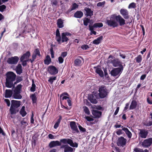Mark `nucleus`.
Returning <instances> with one entry per match:
<instances>
[{
    "mask_svg": "<svg viewBox=\"0 0 152 152\" xmlns=\"http://www.w3.org/2000/svg\"><path fill=\"white\" fill-rule=\"evenodd\" d=\"M23 80L22 77L20 76H18L16 79V81L14 83V85H15L17 83L20 82Z\"/></svg>",
    "mask_w": 152,
    "mask_h": 152,
    "instance_id": "ea45409f",
    "label": "nucleus"
},
{
    "mask_svg": "<svg viewBox=\"0 0 152 152\" xmlns=\"http://www.w3.org/2000/svg\"><path fill=\"white\" fill-rule=\"evenodd\" d=\"M51 62V60L49 55H47L46 58L44 60V64L46 65H49L50 63Z\"/></svg>",
    "mask_w": 152,
    "mask_h": 152,
    "instance_id": "c756f323",
    "label": "nucleus"
},
{
    "mask_svg": "<svg viewBox=\"0 0 152 152\" xmlns=\"http://www.w3.org/2000/svg\"><path fill=\"white\" fill-rule=\"evenodd\" d=\"M110 19L107 20V23L108 26L113 28L117 27L119 25L121 26L124 25V19L120 15H117L115 14L112 15Z\"/></svg>",
    "mask_w": 152,
    "mask_h": 152,
    "instance_id": "f257e3e1",
    "label": "nucleus"
},
{
    "mask_svg": "<svg viewBox=\"0 0 152 152\" xmlns=\"http://www.w3.org/2000/svg\"><path fill=\"white\" fill-rule=\"evenodd\" d=\"M21 93L14 92L13 96L14 98L17 99H21L22 98V96L20 94Z\"/></svg>",
    "mask_w": 152,
    "mask_h": 152,
    "instance_id": "cd10ccee",
    "label": "nucleus"
},
{
    "mask_svg": "<svg viewBox=\"0 0 152 152\" xmlns=\"http://www.w3.org/2000/svg\"><path fill=\"white\" fill-rule=\"evenodd\" d=\"M92 113L94 117L95 118H99L102 114V112L97 110H92Z\"/></svg>",
    "mask_w": 152,
    "mask_h": 152,
    "instance_id": "2eb2a0df",
    "label": "nucleus"
},
{
    "mask_svg": "<svg viewBox=\"0 0 152 152\" xmlns=\"http://www.w3.org/2000/svg\"><path fill=\"white\" fill-rule=\"evenodd\" d=\"M61 143L62 142L58 140L51 141L50 142L49 146L50 148H52L56 146H60L61 145Z\"/></svg>",
    "mask_w": 152,
    "mask_h": 152,
    "instance_id": "4468645a",
    "label": "nucleus"
},
{
    "mask_svg": "<svg viewBox=\"0 0 152 152\" xmlns=\"http://www.w3.org/2000/svg\"><path fill=\"white\" fill-rule=\"evenodd\" d=\"M67 55V52H63L61 53V57H62L63 58L65 57Z\"/></svg>",
    "mask_w": 152,
    "mask_h": 152,
    "instance_id": "bf43d9fd",
    "label": "nucleus"
},
{
    "mask_svg": "<svg viewBox=\"0 0 152 152\" xmlns=\"http://www.w3.org/2000/svg\"><path fill=\"white\" fill-rule=\"evenodd\" d=\"M57 24V26L59 28H62L64 26L63 25V22L61 19H59L58 20Z\"/></svg>",
    "mask_w": 152,
    "mask_h": 152,
    "instance_id": "c85d7f7f",
    "label": "nucleus"
},
{
    "mask_svg": "<svg viewBox=\"0 0 152 152\" xmlns=\"http://www.w3.org/2000/svg\"><path fill=\"white\" fill-rule=\"evenodd\" d=\"M20 113L21 115L23 117L25 116L26 114L27 113L25 111V107L23 106L21 109L20 111Z\"/></svg>",
    "mask_w": 152,
    "mask_h": 152,
    "instance_id": "2f4dec72",
    "label": "nucleus"
},
{
    "mask_svg": "<svg viewBox=\"0 0 152 152\" xmlns=\"http://www.w3.org/2000/svg\"><path fill=\"white\" fill-rule=\"evenodd\" d=\"M60 142L64 144H68L73 147L77 148L78 146V144L76 142L73 143L72 140L70 139L66 138L61 139L60 140Z\"/></svg>",
    "mask_w": 152,
    "mask_h": 152,
    "instance_id": "423d86ee",
    "label": "nucleus"
},
{
    "mask_svg": "<svg viewBox=\"0 0 152 152\" xmlns=\"http://www.w3.org/2000/svg\"><path fill=\"white\" fill-rule=\"evenodd\" d=\"M106 86L104 85H102L99 86L98 91L99 96L100 98H104L107 95V92Z\"/></svg>",
    "mask_w": 152,
    "mask_h": 152,
    "instance_id": "20e7f679",
    "label": "nucleus"
},
{
    "mask_svg": "<svg viewBox=\"0 0 152 152\" xmlns=\"http://www.w3.org/2000/svg\"><path fill=\"white\" fill-rule=\"evenodd\" d=\"M103 37L102 36H101L98 37L96 39L93 40L92 43L93 44L98 45H99L103 39Z\"/></svg>",
    "mask_w": 152,
    "mask_h": 152,
    "instance_id": "4be33fe9",
    "label": "nucleus"
},
{
    "mask_svg": "<svg viewBox=\"0 0 152 152\" xmlns=\"http://www.w3.org/2000/svg\"><path fill=\"white\" fill-rule=\"evenodd\" d=\"M69 40L68 38L66 37L64 34H61V42H67Z\"/></svg>",
    "mask_w": 152,
    "mask_h": 152,
    "instance_id": "e433bc0d",
    "label": "nucleus"
},
{
    "mask_svg": "<svg viewBox=\"0 0 152 152\" xmlns=\"http://www.w3.org/2000/svg\"><path fill=\"white\" fill-rule=\"evenodd\" d=\"M69 98L67 97V96H62V97L60 98V100L61 101V100H63L64 99H69Z\"/></svg>",
    "mask_w": 152,
    "mask_h": 152,
    "instance_id": "338daca9",
    "label": "nucleus"
},
{
    "mask_svg": "<svg viewBox=\"0 0 152 152\" xmlns=\"http://www.w3.org/2000/svg\"><path fill=\"white\" fill-rule=\"evenodd\" d=\"M11 104L10 109V112L12 115L16 114L19 111L18 108L20 105V101L12 100L11 101Z\"/></svg>",
    "mask_w": 152,
    "mask_h": 152,
    "instance_id": "7ed1b4c3",
    "label": "nucleus"
},
{
    "mask_svg": "<svg viewBox=\"0 0 152 152\" xmlns=\"http://www.w3.org/2000/svg\"><path fill=\"white\" fill-rule=\"evenodd\" d=\"M4 101L6 103L7 106L9 107L10 105V103L9 99H5L4 100Z\"/></svg>",
    "mask_w": 152,
    "mask_h": 152,
    "instance_id": "052dcab7",
    "label": "nucleus"
},
{
    "mask_svg": "<svg viewBox=\"0 0 152 152\" xmlns=\"http://www.w3.org/2000/svg\"><path fill=\"white\" fill-rule=\"evenodd\" d=\"M13 94L12 91L10 89H6L5 92L4 97L6 98H10Z\"/></svg>",
    "mask_w": 152,
    "mask_h": 152,
    "instance_id": "412c9836",
    "label": "nucleus"
},
{
    "mask_svg": "<svg viewBox=\"0 0 152 152\" xmlns=\"http://www.w3.org/2000/svg\"><path fill=\"white\" fill-rule=\"evenodd\" d=\"M116 133L117 135H120L121 134H122V130L120 129L118 130Z\"/></svg>",
    "mask_w": 152,
    "mask_h": 152,
    "instance_id": "774afa93",
    "label": "nucleus"
},
{
    "mask_svg": "<svg viewBox=\"0 0 152 152\" xmlns=\"http://www.w3.org/2000/svg\"><path fill=\"white\" fill-rule=\"evenodd\" d=\"M82 61L79 58L76 59L74 61V64L75 66H81Z\"/></svg>",
    "mask_w": 152,
    "mask_h": 152,
    "instance_id": "473e14b6",
    "label": "nucleus"
},
{
    "mask_svg": "<svg viewBox=\"0 0 152 152\" xmlns=\"http://www.w3.org/2000/svg\"><path fill=\"white\" fill-rule=\"evenodd\" d=\"M78 6L76 3H74L72 5V7L70 9H69L67 11V13H69L78 7Z\"/></svg>",
    "mask_w": 152,
    "mask_h": 152,
    "instance_id": "72a5a7b5",
    "label": "nucleus"
},
{
    "mask_svg": "<svg viewBox=\"0 0 152 152\" xmlns=\"http://www.w3.org/2000/svg\"><path fill=\"white\" fill-rule=\"evenodd\" d=\"M36 138L35 137H32L31 140V144L32 145H34L35 146L36 144Z\"/></svg>",
    "mask_w": 152,
    "mask_h": 152,
    "instance_id": "de8ad7c7",
    "label": "nucleus"
},
{
    "mask_svg": "<svg viewBox=\"0 0 152 152\" xmlns=\"http://www.w3.org/2000/svg\"><path fill=\"white\" fill-rule=\"evenodd\" d=\"M6 8V6L5 5L0 6V11L3 12Z\"/></svg>",
    "mask_w": 152,
    "mask_h": 152,
    "instance_id": "3c124183",
    "label": "nucleus"
},
{
    "mask_svg": "<svg viewBox=\"0 0 152 152\" xmlns=\"http://www.w3.org/2000/svg\"><path fill=\"white\" fill-rule=\"evenodd\" d=\"M22 88V85L20 84L18 85L15 88L14 92H19L21 93Z\"/></svg>",
    "mask_w": 152,
    "mask_h": 152,
    "instance_id": "7c9ffc66",
    "label": "nucleus"
},
{
    "mask_svg": "<svg viewBox=\"0 0 152 152\" xmlns=\"http://www.w3.org/2000/svg\"><path fill=\"white\" fill-rule=\"evenodd\" d=\"M56 76L53 77H50L48 81L51 84H52L53 83V81L56 80Z\"/></svg>",
    "mask_w": 152,
    "mask_h": 152,
    "instance_id": "c03bdc74",
    "label": "nucleus"
},
{
    "mask_svg": "<svg viewBox=\"0 0 152 152\" xmlns=\"http://www.w3.org/2000/svg\"><path fill=\"white\" fill-rule=\"evenodd\" d=\"M16 72L17 73L20 75L23 72V69L22 66L20 64H18L16 67Z\"/></svg>",
    "mask_w": 152,
    "mask_h": 152,
    "instance_id": "5701e85b",
    "label": "nucleus"
},
{
    "mask_svg": "<svg viewBox=\"0 0 152 152\" xmlns=\"http://www.w3.org/2000/svg\"><path fill=\"white\" fill-rule=\"evenodd\" d=\"M124 131L125 132L128 137L130 138L131 137L132 134L128 129L124 127Z\"/></svg>",
    "mask_w": 152,
    "mask_h": 152,
    "instance_id": "f704fd0d",
    "label": "nucleus"
},
{
    "mask_svg": "<svg viewBox=\"0 0 152 152\" xmlns=\"http://www.w3.org/2000/svg\"><path fill=\"white\" fill-rule=\"evenodd\" d=\"M37 56L39 57L41 56L40 52L38 48H36L34 50L33 53L32 55V58L36 59Z\"/></svg>",
    "mask_w": 152,
    "mask_h": 152,
    "instance_id": "6ab92c4d",
    "label": "nucleus"
},
{
    "mask_svg": "<svg viewBox=\"0 0 152 152\" xmlns=\"http://www.w3.org/2000/svg\"><path fill=\"white\" fill-rule=\"evenodd\" d=\"M53 1H52L51 2L52 4V5H54L56 6L57 5L58 2L57 0H53Z\"/></svg>",
    "mask_w": 152,
    "mask_h": 152,
    "instance_id": "69168bd1",
    "label": "nucleus"
},
{
    "mask_svg": "<svg viewBox=\"0 0 152 152\" xmlns=\"http://www.w3.org/2000/svg\"><path fill=\"white\" fill-rule=\"evenodd\" d=\"M85 118L89 122L93 121L94 120V119L92 118H91L88 116H86Z\"/></svg>",
    "mask_w": 152,
    "mask_h": 152,
    "instance_id": "5fc2aeb1",
    "label": "nucleus"
},
{
    "mask_svg": "<svg viewBox=\"0 0 152 152\" xmlns=\"http://www.w3.org/2000/svg\"><path fill=\"white\" fill-rule=\"evenodd\" d=\"M81 132H86V129L82 127L81 125H80L78 126Z\"/></svg>",
    "mask_w": 152,
    "mask_h": 152,
    "instance_id": "864d4df0",
    "label": "nucleus"
},
{
    "mask_svg": "<svg viewBox=\"0 0 152 152\" xmlns=\"http://www.w3.org/2000/svg\"><path fill=\"white\" fill-rule=\"evenodd\" d=\"M139 131L140 132H139V137L142 138H146L148 134V131L145 129H140Z\"/></svg>",
    "mask_w": 152,
    "mask_h": 152,
    "instance_id": "f8f14e48",
    "label": "nucleus"
},
{
    "mask_svg": "<svg viewBox=\"0 0 152 152\" xmlns=\"http://www.w3.org/2000/svg\"><path fill=\"white\" fill-rule=\"evenodd\" d=\"M94 26V24L92 26H91L90 25H89L88 27L89 28V29L91 31H92L94 29V28H96V27H95Z\"/></svg>",
    "mask_w": 152,
    "mask_h": 152,
    "instance_id": "0e129e2a",
    "label": "nucleus"
},
{
    "mask_svg": "<svg viewBox=\"0 0 152 152\" xmlns=\"http://www.w3.org/2000/svg\"><path fill=\"white\" fill-rule=\"evenodd\" d=\"M61 148L64 149V152H73V149L67 144L62 145Z\"/></svg>",
    "mask_w": 152,
    "mask_h": 152,
    "instance_id": "ddd939ff",
    "label": "nucleus"
},
{
    "mask_svg": "<svg viewBox=\"0 0 152 152\" xmlns=\"http://www.w3.org/2000/svg\"><path fill=\"white\" fill-rule=\"evenodd\" d=\"M105 3V1L102 2H99L97 4V7H101L104 5Z\"/></svg>",
    "mask_w": 152,
    "mask_h": 152,
    "instance_id": "4d7b16f0",
    "label": "nucleus"
},
{
    "mask_svg": "<svg viewBox=\"0 0 152 152\" xmlns=\"http://www.w3.org/2000/svg\"><path fill=\"white\" fill-rule=\"evenodd\" d=\"M48 71L51 75H55L58 73V70L56 67L53 66H50L48 68Z\"/></svg>",
    "mask_w": 152,
    "mask_h": 152,
    "instance_id": "1a4fd4ad",
    "label": "nucleus"
},
{
    "mask_svg": "<svg viewBox=\"0 0 152 152\" xmlns=\"http://www.w3.org/2000/svg\"><path fill=\"white\" fill-rule=\"evenodd\" d=\"M134 151L135 152H148V150L147 149L143 150L142 149H140L137 148H134Z\"/></svg>",
    "mask_w": 152,
    "mask_h": 152,
    "instance_id": "58836bf2",
    "label": "nucleus"
},
{
    "mask_svg": "<svg viewBox=\"0 0 152 152\" xmlns=\"http://www.w3.org/2000/svg\"><path fill=\"white\" fill-rule=\"evenodd\" d=\"M83 15V13L81 11H77L74 14V17L77 18H81Z\"/></svg>",
    "mask_w": 152,
    "mask_h": 152,
    "instance_id": "b1692460",
    "label": "nucleus"
},
{
    "mask_svg": "<svg viewBox=\"0 0 152 152\" xmlns=\"http://www.w3.org/2000/svg\"><path fill=\"white\" fill-rule=\"evenodd\" d=\"M58 61L59 64H62L63 62L64 59L62 57L60 56L58 58Z\"/></svg>",
    "mask_w": 152,
    "mask_h": 152,
    "instance_id": "13d9d810",
    "label": "nucleus"
},
{
    "mask_svg": "<svg viewBox=\"0 0 152 152\" xmlns=\"http://www.w3.org/2000/svg\"><path fill=\"white\" fill-rule=\"evenodd\" d=\"M50 52L51 56V58H53L54 57V52L53 51V48L52 47H51L50 49Z\"/></svg>",
    "mask_w": 152,
    "mask_h": 152,
    "instance_id": "603ef678",
    "label": "nucleus"
},
{
    "mask_svg": "<svg viewBox=\"0 0 152 152\" xmlns=\"http://www.w3.org/2000/svg\"><path fill=\"white\" fill-rule=\"evenodd\" d=\"M128 14V13L127 11L124 10V18L126 19V22L124 20V24L131 22V20L130 19H129Z\"/></svg>",
    "mask_w": 152,
    "mask_h": 152,
    "instance_id": "dca6fc26",
    "label": "nucleus"
},
{
    "mask_svg": "<svg viewBox=\"0 0 152 152\" xmlns=\"http://www.w3.org/2000/svg\"><path fill=\"white\" fill-rule=\"evenodd\" d=\"M136 62L138 63L141 62L142 60V56L141 55H139L135 58Z\"/></svg>",
    "mask_w": 152,
    "mask_h": 152,
    "instance_id": "a18cd8bd",
    "label": "nucleus"
},
{
    "mask_svg": "<svg viewBox=\"0 0 152 152\" xmlns=\"http://www.w3.org/2000/svg\"><path fill=\"white\" fill-rule=\"evenodd\" d=\"M90 20L88 18H86L85 19L83 20V24L84 25L86 26L88 25V24L89 23Z\"/></svg>",
    "mask_w": 152,
    "mask_h": 152,
    "instance_id": "79ce46f5",
    "label": "nucleus"
},
{
    "mask_svg": "<svg viewBox=\"0 0 152 152\" xmlns=\"http://www.w3.org/2000/svg\"><path fill=\"white\" fill-rule=\"evenodd\" d=\"M94 26L97 27H101L103 26V24L102 23H97L94 24Z\"/></svg>",
    "mask_w": 152,
    "mask_h": 152,
    "instance_id": "09e8293b",
    "label": "nucleus"
},
{
    "mask_svg": "<svg viewBox=\"0 0 152 152\" xmlns=\"http://www.w3.org/2000/svg\"><path fill=\"white\" fill-rule=\"evenodd\" d=\"M95 72L97 74H99L101 77H103L104 76L103 72L102 69L100 68H97L95 70Z\"/></svg>",
    "mask_w": 152,
    "mask_h": 152,
    "instance_id": "bb28decb",
    "label": "nucleus"
},
{
    "mask_svg": "<svg viewBox=\"0 0 152 152\" xmlns=\"http://www.w3.org/2000/svg\"><path fill=\"white\" fill-rule=\"evenodd\" d=\"M28 60H23L22 61H20L22 62V65L23 66H25L27 65V62L28 61Z\"/></svg>",
    "mask_w": 152,
    "mask_h": 152,
    "instance_id": "e2e57ef3",
    "label": "nucleus"
},
{
    "mask_svg": "<svg viewBox=\"0 0 152 152\" xmlns=\"http://www.w3.org/2000/svg\"><path fill=\"white\" fill-rule=\"evenodd\" d=\"M136 7V4L134 2L130 4L128 7V8L129 9L132 8H135Z\"/></svg>",
    "mask_w": 152,
    "mask_h": 152,
    "instance_id": "49530a36",
    "label": "nucleus"
},
{
    "mask_svg": "<svg viewBox=\"0 0 152 152\" xmlns=\"http://www.w3.org/2000/svg\"><path fill=\"white\" fill-rule=\"evenodd\" d=\"M137 105L136 102L135 100H133L131 103L130 107V109H133L135 108Z\"/></svg>",
    "mask_w": 152,
    "mask_h": 152,
    "instance_id": "c9c22d12",
    "label": "nucleus"
},
{
    "mask_svg": "<svg viewBox=\"0 0 152 152\" xmlns=\"http://www.w3.org/2000/svg\"><path fill=\"white\" fill-rule=\"evenodd\" d=\"M81 48L83 50H86L89 48V46L87 45H82Z\"/></svg>",
    "mask_w": 152,
    "mask_h": 152,
    "instance_id": "6e6d98bb",
    "label": "nucleus"
},
{
    "mask_svg": "<svg viewBox=\"0 0 152 152\" xmlns=\"http://www.w3.org/2000/svg\"><path fill=\"white\" fill-rule=\"evenodd\" d=\"M70 126L73 133H78L79 132L75 122L73 121L70 122Z\"/></svg>",
    "mask_w": 152,
    "mask_h": 152,
    "instance_id": "9d476101",
    "label": "nucleus"
},
{
    "mask_svg": "<svg viewBox=\"0 0 152 152\" xmlns=\"http://www.w3.org/2000/svg\"><path fill=\"white\" fill-rule=\"evenodd\" d=\"M83 108L84 109V111L85 112V113L88 115H90V112L88 108L86 106L84 107Z\"/></svg>",
    "mask_w": 152,
    "mask_h": 152,
    "instance_id": "37998d69",
    "label": "nucleus"
},
{
    "mask_svg": "<svg viewBox=\"0 0 152 152\" xmlns=\"http://www.w3.org/2000/svg\"><path fill=\"white\" fill-rule=\"evenodd\" d=\"M111 62L114 66H119L120 67V68H122V69H123V66L121 64V62L119 61L118 60H114Z\"/></svg>",
    "mask_w": 152,
    "mask_h": 152,
    "instance_id": "f3484780",
    "label": "nucleus"
},
{
    "mask_svg": "<svg viewBox=\"0 0 152 152\" xmlns=\"http://www.w3.org/2000/svg\"><path fill=\"white\" fill-rule=\"evenodd\" d=\"M61 35L56 36V41L59 44L61 43Z\"/></svg>",
    "mask_w": 152,
    "mask_h": 152,
    "instance_id": "8fccbe9b",
    "label": "nucleus"
},
{
    "mask_svg": "<svg viewBox=\"0 0 152 152\" xmlns=\"http://www.w3.org/2000/svg\"><path fill=\"white\" fill-rule=\"evenodd\" d=\"M152 144V138H149L145 139L142 142V145L143 147H148L151 146Z\"/></svg>",
    "mask_w": 152,
    "mask_h": 152,
    "instance_id": "9b49d317",
    "label": "nucleus"
},
{
    "mask_svg": "<svg viewBox=\"0 0 152 152\" xmlns=\"http://www.w3.org/2000/svg\"><path fill=\"white\" fill-rule=\"evenodd\" d=\"M122 70L123 69H122V68H113L110 72V74L112 76L118 78L120 74L122 72Z\"/></svg>",
    "mask_w": 152,
    "mask_h": 152,
    "instance_id": "39448f33",
    "label": "nucleus"
},
{
    "mask_svg": "<svg viewBox=\"0 0 152 152\" xmlns=\"http://www.w3.org/2000/svg\"><path fill=\"white\" fill-rule=\"evenodd\" d=\"M31 55V53L29 51H28L24 54L20 58V61H22L25 59H27Z\"/></svg>",
    "mask_w": 152,
    "mask_h": 152,
    "instance_id": "aec40b11",
    "label": "nucleus"
},
{
    "mask_svg": "<svg viewBox=\"0 0 152 152\" xmlns=\"http://www.w3.org/2000/svg\"><path fill=\"white\" fill-rule=\"evenodd\" d=\"M28 120L25 118H23V120L21 121L20 124L21 126L23 128H25L26 126L28 125Z\"/></svg>",
    "mask_w": 152,
    "mask_h": 152,
    "instance_id": "393cba45",
    "label": "nucleus"
},
{
    "mask_svg": "<svg viewBox=\"0 0 152 152\" xmlns=\"http://www.w3.org/2000/svg\"><path fill=\"white\" fill-rule=\"evenodd\" d=\"M5 86L8 88H11L13 86V82L15 80L16 77V74L13 72H10L6 75Z\"/></svg>",
    "mask_w": 152,
    "mask_h": 152,
    "instance_id": "f03ea898",
    "label": "nucleus"
},
{
    "mask_svg": "<svg viewBox=\"0 0 152 152\" xmlns=\"http://www.w3.org/2000/svg\"><path fill=\"white\" fill-rule=\"evenodd\" d=\"M32 86L30 88V91L31 92H34L36 90V86L35 84L34 83V81L33 80H32Z\"/></svg>",
    "mask_w": 152,
    "mask_h": 152,
    "instance_id": "a19ab883",
    "label": "nucleus"
},
{
    "mask_svg": "<svg viewBox=\"0 0 152 152\" xmlns=\"http://www.w3.org/2000/svg\"><path fill=\"white\" fill-rule=\"evenodd\" d=\"M98 96L96 94H90L88 95V99L92 103L96 104L98 101L96 100Z\"/></svg>",
    "mask_w": 152,
    "mask_h": 152,
    "instance_id": "6e6552de",
    "label": "nucleus"
},
{
    "mask_svg": "<svg viewBox=\"0 0 152 152\" xmlns=\"http://www.w3.org/2000/svg\"><path fill=\"white\" fill-rule=\"evenodd\" d=\"M117 144L118 146H123L124 145V137H121L119 138L117 141Z\"/></svg>",
    "mask_w": 152,
    "mask_h": 152,
    "instance_id": "a878e982",
    "label": "nucleus"
},
{
    "mask_svg": "<svg viewBox=\"0 0 152 152\" xmlns=\"http://www.w3.org/2000/svg\"><path fill=\"white\" fill-rule=\"evenodd\" d=\"M30 97L33 103H36V102L37 98L35 93L32 94Z\"/></svg>",
    "mask_w": 152,
    "mask_h": 152,
    "instance_id": "4c0bfd02",
    "label": "nucleus"
},
{
    "mask_svg": "<svg viewBox=\"0 0 152 152\" xmlns=\"http://www.w3.org/2000/svg\"><path fill=\"white\" fill-rule=\"evenodd\" d=\"M84 10L86 12L85 15L86 17L90 16L91 17L93 15V12L91 10V9L86 7L85 8Z\"/></svg>",
    "mask_w": 152,
    "mask_h": 152,
    "instance_id": "a211bd4d",
    "label": "nucleus"
},
{
    "mask_svg": "<svg viewBox=\"0 0 152 152\" xmlns=\"http://www.w3.org/2000/svg\"><path fill=\"white\" fill-rule=\"evenodd\" d=\"M33 117H34V114H33V113H32V115H31V121H30L31 123V124H34V120L33 118Z\"/></svg>",
    "mask_w": 152,
    "mask_h": 152,
    "instance_id": "680f3d73",
    "label": "nucleus"
},
{
    "mask_svg": "<svg viewBox=\"0 0 152 152\" xmlns=\"http://www.w3.org/2000/svg\"><path fill=\"white\" fill-rule=\"evenodd\" d=\"M19 60V58L17 56L11 57L9 58L7 62L9 64L15 65L17 64Z\"/></svg>",
    "mask_w": 152,
    "mask_h": 152,
    "instance_id": "0eeeda50",
    "label": "nucleus"
}]
</instances>
